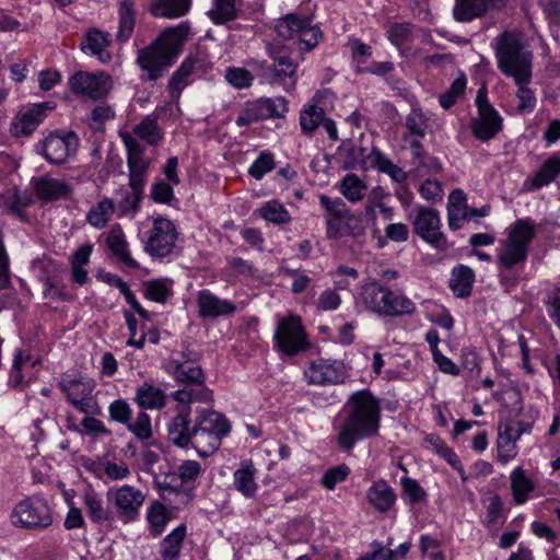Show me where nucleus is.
I'll use <instances>...</instances> for the list:
<instances>
[{
	"instance_id": "nucleus-1",
	"label": "nucleus",
	"mask_w": 560,
	"mask_h": 560,
	"mask_svg": "<svg viewBox=\"0 0 560 560\" xmlns=\"http://www.w3.org/2000/svg\"><path fill=\"white\" fill-rule=\"evenodd\" d=\"M346 416L337 435L338 445L351 451L358 441L378 435L381 428V406L370 390L351 394L345 405Z\"/></svg>"
},
{
	"instance_id": "nucleus-2",
	"label": "nucleus",
	"mask_w": 560,
	"mask_h": 560,
	"mask_svg": "<svg viewBox=\"0 0 560 560\" xmlns=\"http://www.w3.org/2000/svg\"><path fill=\"white\" fill-rule=\"evenodd\" d=\"M189 25L185 22L176 27L166 28L162 35L150 46L139 50L137 63L147 72L143 81H155L176 60L187 39Z\"/></svg>"
},
{
	"instance_id": "nucleus-3",
	"label": "nucleus",
	"mask_w": 560,
	"mask_h": 560,
	"mask_svg": "<svg viewBox=\"0 0 560 560\" xmlns=\"http://www.w3.org/2000/svg\"><path fill=\"white\" fill-rule=\"evenodd\" d=\"M494 52L498 69L503 75L511 78L514 83L532 81L534 56L521 34H500L495 38Z\"/></svg>"
},
{
	"instance_id": "nucleus-4",
	"label": "nucleus",
	"mask_w": 560,
	"mask_h": 560,
	"mask_svg": "<svg viewBox=\"0 0 560 560\" xmlns=\"http://www.w3.org/2000/svg\"><path fill=\"white\" fill-rule=\"evenodd\" d=\"M536 236V226L528 219H518L508 229V236L501 241L497 254L499 277L509 282L506 271L521 269L528 257L529 245Z\"/></svg>"
},
{
	"instance_id": "nucleus-5",
	"label": "nucleus",
	"mask_w": 560,
	"mask_h": 560,
	"mask_svg": "<svg viewBox=\"0 0 560 560\" xmlns=\"http://www.w3.org/2000/svg\"><path fill=\"white\" fill-rule=\"evenodd\" d=\"M319 205L325 210L327 236L339 238L342 236H359L365 231L362 214L351 212L341 198L319 196Z\"/></svg>"
},
{
	"instance_id": "nucleus-6",
	"label": "nucleus",
	"mask_w": 560,
	"mask_h": 560,
	"mask_svg": "<svg viewBox=\"0 0 560 560\" xmlns=\"http://www.w3.org/2000/svg\"><path fill=\"white\" fill-rule=\"evenodd\" d=\"M168 368L176 382L187 386L197 385L199 388H183L173 394V398L180 404L211 400V390L203 386L205 375L196 359H171Z\"/></svg>"
},
{
	"instance_id": "nucleus-7",
	"label": "nucleus",
	"mask_w": 560,
	"mask_h": 560,
	"mask_svg": "<svg viewBox=\"0 0 560 560\" xmlns=\"http://www.w3.org/2000/svg\"><path fill=\"white\" fill-rule=\"evenodd\" d=\"M273 339L275 348L287 357H294L310 348L307 335L298 315L280 317Z\"/></svg>"
},
{
	"instance_id": "nucleus-8",
	"label": "nucleus",
	"mask_w": 560,
	"mask_h": 560,
	"mask_svg": "<svg viewBox=\"0 0 560 560\" xmlns=\"http://www.w3.org/2000/svg\"><path fill=\"white\" fill-rule=\"evenodd\" d=\"M178 232L173 221L164 217L152 218L143 249L152 258L168 257L176 247Z\"/></svg>"
},
{
	"instance_id": "nucleus-9",
	"label": "nucleus",
	"mask_w": 560,
	"mask_h": 560,
	"mask_svg": "<svg viewBox=\"0 0 560 560\" xmlns=\"http://www.w3.org/2000/svg\"><path fill=\"white\" fill-rule=\"evenodd\" d=\"M60 387L69 401L81 412L97 415L100 406L93 396L95 382L83 375H63Z\"/></svg>"
},
{
	"instance_id": "nucleus-10",
	"label": "nucleus",
	"mask_w": 560,
	"mask_h": 560,
	"mask_svg": "<svg viewBox=\"0 0 560 560\" xmlns=\"http://www.w3.org/2000/svg\"><path fill=\"white\" fill-rule=\"evenodd\" d=\"M533 421L525 420L521 412L499 423L498 457L505 463L515 456V443L524 433H529Z\"/></svg>"
},
{
	"instance_id": "nucleus-11",
	"label": "nucleus",
	"mask_w": 560,
	"mask_h": 560,
	"mask_svg": "<svg viewBox=\"0 0 560 560\" xmlns=\"http://www.w3.org/2000/svg\"><path fill=\"white\" fill-rule=\"evenodd\" d=\"M287 112V101L282 96L258 98L245 104L236 118V125L248 126L264 119L282 117Z\"/></svg>"
},
{
	"instance_id": "nucleus-12",
	"label": "nucleus",
	"mask_w": 560,
	"mask_h": 560,
	"mask_svg": "<svg viewBox=\"0 0 560 560\" xmlns=\"http://www.w3.org/2000/svg\"><path fill=\"white\" fill-rule=\"evenodd\" d=\"M412 225L415 233L434 248L445 250L448 247L446 238L441 231V219L436 210L419 207Z\"/></svg>"
},
{
	"instance_id": "nucleus-13",
	"label": "nucleus",
	"mask_w": 560,
	"mask_h": 560,
	"mask_svg": "<svg viewBox=\"0 0 560 560\" xmlns=\"http://www.w3.org/2000/svg\"><path fill=\"white\" fill-rule=\"evenodd\" d=\"M79 143L74 132L55 131L43 141L42 154L49 163L60 165L77 154Z\"/></svg>"
},
{
	"instance_id": "nucleus-14",
	"label": "nucleus",
	"mask_w": 560,
	"mask_h": 560,
	"mask_svg": "<svg viewBox=\"0 0 560 560\" xmlns=\"http://www.w3.org/2000/svg\"><path fill=\"white\" fill-rule=\"evenodd\" d=\"M69 86L77 95L98 100L108 94L112 88V81L110 77L104 71H78L69 79Z\"/></svg>"
},
{
	"instance_id": "nucleus-15",
	"label": "nucleus",
	"mask_w": 560,
	"mask_h": 560,
	"mask_svg": "<svg viewBox=\"0 0 560 560\" xmlns=\"http://www.w3.org/2000/svg\"><path fill=\"white\" fill-rule=\"evenodd\" d=\"M476 103L478 115L471 121L472 135L481 141H488L501 130L502 118L481 91L478 92Z\"/></svg>"
},
{
	"instance_id": "nucleus-16",
	"label": "nucleus",
	"mask_w": 560,
	"mask_h": 560,
	"mask_svg": "<svg viewBox=\"0 0 560 560\" xmlns=\"http://www.w3.org/2000/svg\"><path fill=\"white\" fill-rule=\"evenodd\" d=\"M106 498L124 522L135 520L138 516L140 506L144 502L143 493L139 489L127 485L118 489H109Z\"/></svg>"
},
{
	"instance_id": "nucleus-17",
	"label": "nucleus",
	"mask_w": 560,
	"mask_h": 560,
	"mask_svg": "<svg viewBox=\"0 0 560 560\" xmlns=\"http://www.w3.org/2000/svg\"><path fill=\"white\" fill-rule=\"evenodd\" d=\"M308 384L328 385L341 383L346 377L342 362L318 359L304 371Z\"/></svg>"
},
{
	"instance_id": "nucleus-18",
	"label": "nucleus",
	"mask_w": 560,
	"mask_h": 560,
	"mask_svg": "<svg viewBox=\"0 0 560 560\" xmlns=\"http://www.w3.org/2000/svg\"><path fill=\"white\" fill-rule=\"evenodd\" d=\"M298 63L285 54H276L272 62L265 68V75L271 83L281 84L284 90L291 91L298 81Z\"/></svg>"
},
{
	"instance_id": "nucleus-19",
	"label": "nucleus",
	"mask_w": 560,
	"mask_h": 560,
	"mask_svg": "<svg viewBox=\"0 0 560 560\" xmlns=\"http://www.w3.org/2000/svg\"><path fill=\"white\" fill-rule=\"evenodd\" d=\"M300 126L303 135L312 137L319 126H323L331 140L338 139V130L332 119L327 118L325 110L316 105L303 107L300 112Z\"/></svg>"
},
{
	"instance_id": "nucleus-20",
	"label": "nucleus",
	"mask_w": 560,
	"mask_h": 560,
	"mask_svg": "<svg viewBox=\"0 0 560 560\" xmlns=\"http://www.w3.org/2000/svg\"><path fill=\"white\" fill-rule=\"evenodd\" d=\"M122 140L127 149L129 182L144 186L150 161L143 158V149L136 138L126 135Z\"/></svg>"
},
{
	"instance_id": "nucleus-21",
	"label": "nucleus",
	"mask_w": 560,
	"mask_h": 560,
	"mask_svg": "<svg viewBox=\"0 0 560 560\" xmlns=\"http://www.w3.org/2000/svg\"><path fill=\"white\" fill-rule=\"evenodd\" d=\"M504 4L505 0H455L453 16L457 22H470Z\"/></svg>"
},
{
	"instance_id": "nucleus-22",
	"label": "nucleus",
	"mask_w": 560,
	"mask_h": 560,
	"mask_svg": "<svg viewBox=\"0 0 560 560\" xmlns=\"http://www.w3.org/2000/svg\"><path fill=\"white\" fill-rule=\"evenodd\" d=\"M198 314L202 318H215L229 316L235 313L236 305L228 300H222L208 290L198 293Z\"/></svg>"
},
{
	"instance_id": "nucleus-23",
	"label": "nucleus",
	"mask_w": 560,
	"mask_h": 560,
	"mask_svg": "<svg viewBox=\"0 0 560 560\" xmlns=\"http://www.w3.org/2000/svg\"><path fill=\"white\" fill-rule=\"evenodd\" d=\"M144 186L129 182L128 186H121L117 192L118 217L135 218L140 208Z\"/></svg>"
},
{
	"instance_id": "nucleus-24",
	"label": "nucleus",
	"mask_w": 560,
	"mask_h": 560,
	"mask_svg": "<svg viewBox=\"0 0 560 560\" xmlns=\"http://www.w3.org/2000/svg\"><path fill=\"white\" fill-rule=\"evenodd\" d=\"M390 289L371 281L362 287L361 296L368 310L377 315L384 316L388 308H385L390 298Z\"/></svg>"
},
{
	"instance_id": "nucleus-25",
	"label": "nucleus",
	"mask_w": 560,
	"mask_h": 560,
	"mask_svg": "<svg viewBox=\"0 0 560 560\" xmlns=\"http://www.w3.org/2000/svg\"><path fill=\"white\" fill-rule=\"evenodd\" d=\"M257 468L252 460H243L233 474V487L246 499H253L257 491Z\"/></svg>"
},
{
	"instance_id": "nucleus-26",
	"label": "nucleus",
	"mask_w": 560,
	"mask_h": 560,
	"mask_svg": "<svg viewBox=\"0 0 560 560\" xmlns=\"http://www.w3.org/2000/svg\"><path fill=\"white\" fill-rule=\"evenodd\" d=\"M369 503L380 513L388 512L396 503V492L387 481H374L366 491Z\"/></svg>"
},
{
	"instance_id": "nucleus-27",
	"label": "nucleus",
	"mask_w": 560,
	"mask_h": 560,
	"mask_svg": "<svg viewBox=\"0 0 560 560\" xmlns=\"http://www.w3.org/2000/svg\"><path fill=\"white\" fill-rule=\"evenodd\" d=\"M106 245L112 254L129 268L138 269L139 262L131 257L125 233L119 225H114L106 238Z\"/></svg>"
},
{
	"instance_id": "nucleus-28",
	"label": "nucleus",
	"mask_w": 560,
	"mask_h": 560,
	"mask_svg": "<svg viewBox=\"0 0 560 560\" xmlns=\"http://www.w3.org/2000/svg\"><path fill=\"white\" fill-rule=\"evenodd\" d=\"M189 408L173 417L167 425V439L178 447H187L191 438Z\"/></svg>"
},
{
	"instance_id": "nucleus-29",
	"label": "nucleus",
	"mask_w": 560,
	"mask_h": 560,
	"mask_svg": "<svg viewBox=\"0 0 560 560\" xmlns=\"http://www.w3.org/2000/svg\"><path fill=\"white\" fill-rule=\"evenodd\" d=\"M72 192L71 186L62 179L49 175L37 178V199L55 201L68 198Z\"/></svg>"
},
{
	"instance_id": "nucleus-30",
	"label": "nucleus",
	"mask_w": 560,
	"mask_h": 560,
	"mask_svg": "<svg viewBox=\"0 0 560 560\" xmlns=\"http://www.w3.org/2000/svg\"><path fill=\"white\" fill-rule=\"evenodd\" d=\"M110 44L108 33L101 32L98 30H91L86 33L84 42L81 44V48L84 52H89L92 56L105 63L112 59L110 52L107 47Z\"/></svg>"
},
{
	"instance_id": "nucleus-31",
	"label": "nucleus",
	"mask_w": 560,
	"mask_h": 560,
	"mask_svg": "<svg viewBox=\"0 0 560 560\" xmlns=\"http://www.w3.org/2000/svg\"><path fill=\"white\" fill-rule=\"evenodd\" d=\"M468 209L464 191L460 189L453 190L447 202V220L451 230L455 231L462 228L463 221L469 218Z\"/></svg>"
},
{
	"instance_id": "nucleus-32",
	"label": "nucleus",
	"mask_w": 560,
	"mask_h": 560,
	"mask_svg": "<svg viewBox=\"0 0 560 560\" xmlns=\"http://www.w3.org/2000/svg\"><path fill=\"white\" fill-rule=\"evenodd\" d=\"M32 203L33 195L26 190H14L0 195V207H3L8 212L16 215L21 221L28 220L24 209Z\"/></svg>"
},
{
	"instance_id": "nucleus-33",
	"label": "nucleus",
	"mask_w": 560,
	"mask_h": 560,
	"mask_svg": "<svg viewBox=\"0 0 560 560\" xmlns=\"http://www.w3.org/2000/svg\"><path fill=\"white\" fill-rule=\"evenodd\" d=\"M195 425L208 432H213L221 439L228 435L231 429L223 415L208 409L198 410Z\"/></svg>"
},
{
	"instance_id": "nucleus-34",
	"label": "nucleus",
	"mask_w": 560,
	"mask_h": 560,
	"mask_svg": "<svg viewBox=\"0 0 560 560\" xmlns=\"http://www.w3.org/2000/svg\"><path fill=\"white\" fill-rule=\"evenodd\" d=\"M191 0H152L150 13L156 18L176 19L190 9Z\"/></svg>"
},
{
	"instance_id": "nucleus-35",
	"label": "nucleus",
	"mask_w": 560,
	"mask_h": 560,
	"mask_svg": "<svg viewBox=\"0 0 560 560\" xmlns=\"http://www.w3.org/2000/svg\"><path fill=\"white\" fill-rule=\"evenodd\" d=\"M136 4L133 0H119L118 16L119 24L116 39L120 43L127 42L136 24Z\"/></svg>"
},
{
	"instance_id": "nucleus-36",
	"label": "nucleus",
	"mask_w": 560,
	"mask_h": 560,
	"mask_svg": "<svg viewBox=\"0 0 560 560\" xmlns=\"http://www.w3.org/2000/svg\"><path fill=\"white\" fill-rule=\"evenodd\" d=\"M221 438L213 432H208L196 425L191 429L190 445L199 456L207 457L213 454L221 445Z\"/></svg>"
},
{
	"instance_id": "nucleus-37",
	"label": "nucleus",
	"mask_w": 560,
	"mask_h": 560,
	"mask_svg": "<svg viewBox=\"0 0 560 560\" xmlns=\"http://www.w3.org/2000/svg\"><path fill=\"white\" fill-rule=\"evenodd\" d=\"M187 534L185 524L178 525L160 544V555L163 560H175L179 557Z\"/></svg>"
},
{
	"instance_id": "nucleus-38",
	"label": "nucleus",
	"mask_w": 560,
	"mask_h": 560,
	"mask_svg": "<svg viewBox=\"0 0 560 560\" xmlns=\"http://www.w3.org/2000/svg\"><path fill=\"white\" fill-rule=\"evenodd\" d=\"M135 401L141 409H161L166 404V396L161 388L144 383L137 388Z\"/></svg>"
},
{
	"instance_id": "nucleus-39",
	"label": "nucleus",
	"mask_w": 560,
	"mask_h": 560,
	"mask_svg": "<svg viewBox=\"0 0 560 560\" xmlns=\"http://www.w3.org/2000/svg\"><path fill=\"white\" fill-rule=\"evenodd\" d=\"M475 273L467 266L458 265L452 271L451 289L457 298H466L471 293Z\"/></svg>"
},
{
	"instance_id": "nucleus-40",
	"label": "nucleus",
	"mask_w": 560,
	"mask_h": 560,
	"mask_svg": "<svg viewBox=\"0 0 560 560\" xmlns=\"http://www.w3.org/2000/svg\"><path fill=\"white\" fill-rule=\"evenodd\" d=\"M560 175V154L547 159L530 182L532 189H539L549 185Z\"/></svg>"
},
{
	"instance_id": "nucleus-41",
	"label": "nucleus",
	"mask_w": 560,
	"mask_h": 560,
	"mask_svg": "<svg viewBox=\"0 0 560 560\" xmlns=\"http://www.w3.org/2000/svg\"><path fill=\"white\" fill-rule=\"evenodd\" d=\"M511 488L514 502L523 504L527 501L528 494L535 489V485L522 468H516L511 474Z\"/></svg>"
},
{
	"instance_id": "nucleus-42",
	"label": "nucleus",
	"mask_w": 560,
	"mask_h": 560,
	"mask_svg": "<svg viewBox=\"0 0 560 560\" xmlns=\"http://www.w3.org/2000/svg\"><path fill=\"white\" fill-rule=\"evenodd\" d=\"M35 130V106L22 108L11 122V132L14 137H27Z\"/></svg>"
},
{
	"instance_id": "nucleus-43",
	"label": "nucleus",
	"mask_w": 560,
	"mask_h": 560,
	"mask_svg": "<svg viewBox=\"0 0 560 560\" xmlns=\"http://www.w3.org/2000/svg\"><path fill=\"white\" fill-rule=\"evenodd\" d=\"M133 133L150 145H158L163 137L156 117L145 116L140 124L133 128Z\"/></svg>"
},
{
	"instance_id": "nucleus-44",
	"label": "nucleus",
	"mask_w": 560,
	"mask_h": 560,
	"mask_svg": "<svg viewBox=\"0 0 560 560\" xmlns=\"http://www.w3.org/2000/svg\"><path fill=\"white\" fill-rule=\"evenodd\" d=\"M114 210V201L109 198H104L90 209L86 214V221L95 229H103L109 221Z\"/></svg>"
},
{
	"instance_id": "nucleus-45",
	"label": "nucleus",
	"mask_w": 560,
	"mask_h": 560,
	"mask_svg": "<svg viewBox=\"0 0 560 560\" xmlns=\"http://www.w3.org/2000/svg\"><path fill=\"white\" fill-rule=\"evenodd\" d=\"M257 212L262 219L273 224H288L292 220L289 211L278 200L265 202Z\"/></svg>"
},
{
	"instance_id": "nucleus-46",
	"label": "nucleus",
	"mask_w": 560,
	"mask_h": 560,
	"mask_svg": "<svg viewBox=\"0 0 560 560\" xmlns=\"http://www.w3.org/2000/svg\"><path fill=\"white\" fill-rule=\"evenodd\" d=\"M12 523L22 528H32L35 525V506L32 498H26L16 504L12 514Z\"/></svg>"
},
{
	"instance_id": "nucleus-47",
	"label": "nucleus",
	"mask_w": 560,
	"mask_h": 560,
	"mask_svg": "<svg viewBox=\"0 0 560 560\" xmlns=\"http://www.w3.org/2000/svg\"><path fill=\"white\" fill-rule=\"evenodd\" d=\"M366 185L355 174H347L340 182V192L350 202H358L363 199Z\"/></svg>"
},
{
	"instance_id": "nucleus-48",
	"label": "nucleus",
	"mask_w": 560,
	"mask_h": 560,
	"mask_svg": "<svg viewBox=\"0 0 560 560\" xmlns=\"http://www.w3.org/2000/svg\"><path fill=\"white\" fill-rule=\"evenodd\" d=\"M237 0H214V7L208 11V15L214 24H225L237 15Z\"/></svg>"
},
{
	"instance_id": "nucleus-49",
	"label": "nucleus",
	"mask_w": 560,
	"mask_h": 560,
	"mask_svg": "<svg viewBox=\"0 0 560 560\" xmlns=\"http://www.w3.org/2000/svg\"><path fill=\"white\" fill-rule=\"evenodd\" d=\"M385 308H389L384 316L397 317L411 315L416 312L415 303L404 294L390 291V298Z\"/></svg>"
},
{
	"instance_id": "nucleus-50",
	"label": "nucleus",
	"mask_w": 560,
	"mask_h": 560,
	"mask_svg": "<svg viewBox=\"0 0 560 560\" xmlns=\"http://www.w3.org/2000/svg\"><path fill=\"white\" fill-rule=\"evenodd\" d=\"M172 294V281L167 279L150 280L144 283V296L158 303H165Z\"/></svg>"
},
{
	"instance_id": "nucleus-51",
	"label": "nucleus",
	"mask_w": 560,
	"mask_h": 560,
	"mask_svg": "<svg viewBox=\"0 0 560 560\" xmlns=\"http://www.w3.org/2000/svg\"><path fill=\"white\" fill-rule=\"evenodd\" d=\"M400 485L401 494L407 499L410 505H417L427 502L428 494L416 479L405 476L400 479Z\"/></svg>"
},
{
	"instance_id": "nucleus-52",
	"label": "nucleus",
	"mask_w": 560,
	"mask_h": 560,
	"mask_svg": "<svg viewBox=\"0 0 560 560\" xmlns=\"http://www.w3.org/2000/svg\"><path fill=\"white\" fill-rule=\"evenodd\" d=\"M147 517L150 524V533L153 537L162 534L170 520L165 506L160 502L152 503Z\"/></svg>"
},
{
	"instance_id": "nucleus-53",
	"label": "nucleus",
	"mask_w": 560,
	"mask_h": 560,
	"mask_svg": "<svg viewBox=\"0 0 560 560\" xmlns=\"http://www.w3.org/2000/svg\"><path fill=\"white\" fill-rule=\"evenodd\" d=\"M322 38V31L316 25L312 24V20L305 19V25L300 31L298 36L299 48L302 51H310L314 49L319 39Z\"/></svg>"
},
{
	"instance_id": "nucleus-54",
	"label": "nucleus",
	"mask_w": 560,
	"mask_h": 560,
	"mask_svg": "<svg viewBox=\"0 0 560 560\" xmlns=\"http://www.w3.org/2000/svg\"><path fill=\"white\" fill-rule=\"evenodd\" d=\"M303 25H305V19H299L294 14H288L287 16L278 20L276 32L280 37L291 39L299 36Z\"/></svg>"
},
{
	"instance_id": "nucleus-55",
	"label": "nucleus",
	"mask_w": 560,
	"mask_h": 560,
	"mask_svg": "<svg viewBox=\"0 0 560 560\" xmlns=\"http://www.w3.org/2000/svg\"><path fill=\"white\" fill-rule=\"evenodd\" d=\"M530 82L532 81H524L515 83L517 86L516 97L518 100L516 110L522 115L532 113L536 107L537 98L535 92L528 88Z\"/></svg>"
},
{
	"instance_id": "nucleus-56",
	"label": "nucleus",
	"mask_w": 560,
	"mask_h": 560,
	"mask_svg": "<svg viewBox=\"0 0 560 560\" xmlns=\"http://www.w3.org/2000/svg\"><path fill=\"white\" fill-rule=\"evenodd\" d=\"M127 429L140 441L150 440L153 435L151 418L144 410L139 411L133 421H129Z\"/></svg>"
},
{
	"instance_id": "nucleus-57",
	"label": "nucleus",
	"mask_w": 560,
	"mask_h": 560,
	"mask_svg": "<svg viewBox=\"0 0 560 560\" xmlns=\"http://www.w3.org/2000/svg\"><path fill=\"white\" fill-rule=\"evenodd\" d=\"M503 518V503L498 494L489 498V503L486 508L485 525L490 529H498L502 524Z\"/></svg>"
},
{
	"instance_id": "nucleus-58",
	"label": "nucleus",
	"mask_w": 560,
	"mask_h": 560,
	"mask_svg": "<svg viewBox=\"0 0 560 560\" xmlns=\"http://www.w3.org/2000/svg\"><path fill=\"white\" fill-rule=\"evenodd\" d=\"M84 503L89 516L94 523H104L112 518L110 513L103 506L102 500L94 493L85 494Z\"/></svg>"
},
{
	"instance_id": "nucleus-59",
	"label": "nucleus",
	"mask_w": 560,
	"mask_h": 560,
	"mask_svg": "<svg viewBox=\"0 0 560 560\" xmlns=\"http://www.w3.org/2000/svg\"><path fill=\"white\" fill-rule=\"evenodd\" d=\"M466 83L467 81L464 75L456 78L450 89L440 95V105L444 109H450L464 95Z\"/></svg>"
},
{
	"instance_id": "nucleus-60",
	"label": "nucleus",
	"mask_w": 560,
	"mask_h": 560,
	"mask_svg": "<svg viewBox=\"0 0 560 560\" xmlns=\"http://www.w3.org/2000/svg\"><path fill=\"white\" fill-rule=\"evenodd\" d=\"M375 165L380 172L387 174L396 183L401 184L407 179V173L381 153L376 154Z\"/></svg>"
},
{
	"instance_id": "nucleus-61",
	"label": "nucleus",
	"mask_w": 560,
	"mask_h": 560,
	"mask_svg": "<svg viewBox=\"0 0 560 560\" xmlns=\"http://www.w3.org/2000/svg\"><path fill=\"white\" fill-rule=\"evenodd\" d=\"M387 37L395 46H402L412 39V25L410 23H395L387 30Z\"/></svg>"
},
{
	"instance_id": "nucleus-62",
	"label": "nucleus",
	"mask_w": 560,
	"mask_h": 560,
	"mask_svg": "<svg viewBox=\"0 0 560 560\" xmlns=\"http://www.w3.org/2000/svg\"><path fill=\"white\" fill-rule=\"evenodd\" d=\"M225 80L235 89L249 88L254 77L244 68L230 67L225 71Z\"/></svg>"
},
{
	"instance_id": "nucleus-63",
	"label": "nucleus",
	"mask_w": 560,
	"mask_h": 560,
	"mask_svg": "<svg viewBox=\"0 0 560 560\" xmlns=\"http://www.w3.org/2000/svg\"><path fill=\"white\" fill-rule=\"evenodd\" d=\"M195 61L186 59L180 67L173 73L168 86L172 91H180L186 85V79L194 72Z\"/></svg>"
},
{
	"instance_id": "nucleus-64",
	"label": "nucleus",
	"mask_w": 560,
	"mask_h": 560,
	"mask_svg": "<svg viewBox=\"0 0 560 560\" xmlns=\"http://www.w3.org/2000/svg\"><path fill=\"white\" fill-rule=\"evenodd\" d=\"M275 167L273 155L269 152H261L248 170L250 176L255 179H261L265 174Z\"/></svg>"
}]
</instances>
